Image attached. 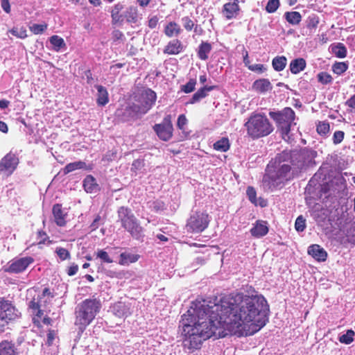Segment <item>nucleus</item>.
<instances>
[{"label": "nucleus", "instance_id": "nucleus-1", "mask_svg": "<svg viewBox=\"0 0 355 355\" xmlns=\"http://www.w3.org/2000/svg\"><path fill=\"white\" fill-rule=\"evenodd\" d=\"M268 311L261 295L231 293L211 305L192 302L180 322L182 346L193 352L211 336H221V329L239 336L253 335L266 325Z\"/></svg>", "mask_w": 355, "mask_h": 355}, {"label": "nucleus", "instance_id": "nucleus-2", "mask_svg": "<svg viewBox=\"0 0 355 355\" xmlns=\"http://www.w3.org/2000/svg\"><path fill=\"white\" fill-rule=\"evenodd\" d=\"M291 157L288 153L284 151L268 164L263 178L265 187L273 189L291 178V166L284 163Z\"/></svg>", "mask_w": 355, "mask_h": 355}, {"label": "nucleus", "instance_id": "nucleus-3", "mask_svg": "<svg viewBox=\"0 0 355 355\" xmlns=\"http://www.w3.org/2000/svg\"><path fill=\"white\" fill-rule=\"evenodd\" d=\"M101 308L100 302L96 299H87L78 305L76 310L75 324L83 331L96 317Z\"/></svg>", "mask_w": 355, "mask_h": 355}, {"label": "nucleus", "instance_id": "nucleus-4", "mask_svg": "<svg viewBox=\"0 0 355 355\" xmlns=\"http://www.w3.org/2000/svg\"><path fill=\"white\" fill-rule=\"evenodd\" d=\"M248 135L253 139L266 137L273 131L272 125L266 115L252 114L245 123Z\"/></svg>", "mask_w": 355, "mask_h": 355}, {"label": "nucleus", "instance_id": "nucleus-5", "mask_svg": "<svg viewBox=\"0 0 355 355\" xmlns=\"http://www.w3.org/2000/svg\"><path fill=\"white\" fill-rule=\"evenodd\" d=\"M117 212L119 220L121 222V226L128 232L133 238L139 239L143 237V227L140 225L138 220L130 209L121 207L119 208Z\"/></svg>", "mask_w": 355, "mask_h": 355}, {"label": "nucleus", "instance_id": "nucleus-6", "mask_svg": "<svg viewBox=\"0 0 355 355\" xmlns=\"http://www.w3.org/2000/svg\"><path fill=\"white\" fill-rule=\"evenodd\" d=\"M53 297V295L50 292V290L47 288H45L42 293L37 298H33L28 304V309L31 313L33 315V320L35 324H40V321L42 320V322L45 324H49L51 322V319L49 318H45L43 316V310L42 307L44 306L45 304L51 301V300Z\"/></svg>", "mask_w": 355, "mask_h": 355}, {"label": "nucleus", "instance_id": "nucleus-7", "mask_svg": "<svg viewBox=\"0 0 355 355\" xmlns=\"http://www.w3.org/2000/svg\"><path fill=\"white\" fill-rule=\"evenodd\" d=\"M270 116L277 123L283 139L289 141L291 126L295 119L294 111L290 107H286L282 112H270Z\"/></svg>", "mask_w": 355, "mask_h": 355}, {"label": "nucleus", "instance_id": "nucleus-8", "mask_svg": "<svg viewBox=\"0 0 355 355\" xmlns=\"http://www.w3.org/2000/svg\"><path fill=\"white\" fill-rule=\"evenodd\" d=\"M157 98L156 93L150 89L143 91L139 97L137 103L131 107L132 113L136 114L141 113L145 114L152 107Z\"/></svg>", "mask_w": 355, "mask_h": 355}, {"label": "nucleus", "instance_id": "nucleus-9", "mask_svg": "<svg viewBox=\"0 0 355 355\" xmlns=\"http://www.w3.org/2000/svg\"><path fill=\"white\" fill-rule=\"evenodd\" d=\"M209 219L207 214L204 212H196L191 216L187 221L188 231L200 233L204 231L209 225Z\"/></svg>", "mask_w": 355, "mask_h": 355}, {"label": "nucleus", "instance_id": "nucleus-10", "mask_svg": "<svg viewBox=\"0 0 355 355\" xmlns=\"http://www.w3.org/2000/svg\"><path fill=\"white\" fill-rule=\"evenodd\" d=\"M33 262L34 259L31 257L15 258L8 263L3 270L9 273H20L26 270Z\"/></svg>", "mask_w": 355, "mask_h": 355}, {"label": "nucleus", "instance_id": "nucleus-11", "mask_svg": "<svg viewBox=\"0 0 355 355\" xmlns=\"http://www.w3.org/2000/svg\"><path fill=\"white\" fill-rule=\"evenodd\" d=\"M18 311L7 301L0 298V327H5L10 320L18 317Z\"/></svg>", "mask_w": 355, "mask_h": 355}, {"label": "nucleus", "instance_id": "nucleus-12", "mask_svg": "<svg viewBox=\"0 0 355 355\" xmlns=\"http://www.w3.org/2000/svg\"><path fill=\"white\" fill-rule=\"evenodd\" d=\"M158 137L163 141H167L171 139L173 136V128L171 121V116H166L162 121V123L155 124L153 126Z\"/></svg>", "mask_w": 355, "mask_h": 355}, {"label": "nucleus", "instance_id": "nucleus-13", "mask_svg": "<svg viewBox=\"0 0 355 355\" xmlns=\"http://www.w3.org/2000/svg\"><path fill=\"white\" fill-rule=\"evenodd\" d=\"M18 163L19 160L15 155L8 153L0 162V172L8 177L13 173Z\"/></svg>", "mask_w": 355, "mask_h": 355}, {"label": "nucleus", "instance_id": "nucleus-14", "mask_svg": "<svg viewBox=\"0 0 355 355\" xmlns=\"http://www.w3.org/2000/svg\"><path fill=\"white\" fill-rule=\"evenodd\" d=\"M52 211L55 223L58 226H64L66 224L67 209L62 208V205L60 204H55L53 207Z\"/></svg>", "mask_w": 355, "mask_h": 355}, {"label": "nucleus", "instance_id": "nucleus-15", "mask_svg": "<svg viewBox=\"0 0 355 355\" xmlns=\"http://www.w3.org/2000/svg\"><path fill=\"white\" fill-rule=\"evenodd\" d=\"M308 253L318 261H324L327 257V252L319 245H312L308 248Z\"/></svg>", "mask_w": 355, "mask_h": 355}, {"label": "nucleus", "instance_id": "nucleus-16", "mask_svg": "<svg viewBox=\"0 0 355 355\" xmlns=\"http://www.w3.org/2000/svg\"><path fill=\"white\" fill-rule=\"evenodd\" d=\"M239 6L236 2L227 3L223 6V14L227 19L235 18L239 14Z\"/></svg>", "mask_w": 355, "mask_h": 355}, {"label": "nucleus", "instance_id": "nucleus-17", "mask_svg": "<svg viewBox=\"0 0 355 355\" xmlns=\"http://www.w3.org/2000/svg\"><path fill=\"white\" fill-rule=\"evenodd\" d=\"M112 311L119 318L127 317L130 314L129 305L121 302L114 304L112 307Z\"/></svg>", "mask_w": 355, "mask_h": 355}, {"label": "nucleus", "instance_id": "nucleus-18", "mask_svg": "<svg viewBox=\"0 0 355 355\" xmlns=\"http://www.w3.org/2000/svg\"><path fill=\"white\" fill-rule=\"evenodd\" d=\"M134 104L135 103H132V105H128L125 110H117L116 112V116L118 117H121L123 121H129L130 119L138 118L144 115V114L141 113H137L136 114H133L132 113L131 107L134 105Z\"/></svg>", "mask_w": 355, "mask_h": 355}, {"label": "nucleus", "instance_id": "nucleus-19", "mask_svg": "<svg viewBox=\"0 0 355 355\" xmlns=\"http://www.w3.org/2000/svg\"><path fill=\"white\" fill-rule=\"evenodd\" d=\"M252 89L259 93H265L271 90L272 86L268 79L262 78L254 82Z\"/></svg>", "mask_w": 355, "mask_h": 355}, {"label": "nucleus", "instance_id": "nucleus-20", "mask_svg": "<svg viewBox=\"0 0 355 355\" xmlns=\"http://www.w3.org/2000/svg\"><path fill=\"white\" fill-rule=\"evenodd\" d=\"M268 232V227L265 221H257L250 230L251 234L257 238L265 236Z\"/></svg>", "mask_w": 355, "mask_h": 355}, {"label": "nucleus", "instance_id": "nucleus-21", "mask_svg": "<svg viewBox=\"0 0 355 355\" xmlns=\"http://www.w3.org/2000/svg\"><path fill=\"white\" fill-rule=\"evenodd\" d=\"M83 187L87 193H95L99 190V186L95 178L92 175H87L83 181Z\"/></svg>", "mask_w": 355, "mask_h": 355}, {"label": "nucleus", "instance_id": "nucleus-22", "mask_svg": "<svg viewBox=\"0 0 355 355\" xmlns=\"http://www.w3.org/2000/svg\"><path fill=\"white\" fill-rule=\"evenodd\" d=\"M123 9V5L119 3L112 7L111 10V17L113 24H118L123 22L124 16L121 14Z\"/></svg>", "mask_w": 355, "mask_h": 355}, {"label": "nucleus", "instance_id": "nucleus-23", "mask_svg": "<svg viewBox=\"0 0 355 355\" xmlns=\"http://www.w3.org/2000/svg\"><path fill=\"white\" fill-rule=\"evenodd\" d=\"M182 49V44L178 40H173L168 42L164 50V53L169 55H175L181 52Z\"/></svg>", "mask_w": 355, "mask_h": 355}, {"label": "nucleus", "instance_id": "nucleus-24", "mask_svg": "<svg viewBox=\"0 0 355 355\" xmlns=\"http://www.w3.org/2000/svg\"><path fill=\"white\" fill-rule=\"evenodd\" d=\"M290 70L292 73L297 74L303 71L306 67V61L303 58H297L290 63Z\"/></svg>", "mask_w": 355, "mask_h": 355}, {"label": "nucleus", "instance_id": "nucleus-25", "mask_svg": "<svg viewBox=\"0 0 355 355\" xmlns=\"http://www.w3.org/2000/svg\"><path fill=\"white\" fill-rule=\"evenodd\" d=\"M180 26L175 22H169L164 28V33L169 37H175L180 34Z\"/></svg>", "mask_w": 355, "mask_h": 355}, {"label": "nucleus", "instance_id": "nucleus-26", "mask_svg": "<svg viewBox=\"0 0 355 355\" xmlns=\"http://www.w3.org/2000/svg\"><path fill=\"white\" fill-rule=\"evenodd\" d=\"M139 256L129 252H122L120 254L119 263L122 266L129 265L138 261Z\"/></svg>", "mask_w": 355, "mask_h": 355}, {"label": "nucleus", "instance_id": "nucleus-27", "mask_svg": "<svg viewBox=\"0 0 355 355\" xmlns=\"http://www.w3.org/2000/svg\"><path fill=\"white\" fill-rule=\"evenodd\" d=\"M317 153L309 148H304L300 152V157L302 158L304 164H311L316 157Z\"/></svg>", "mask_w": 355, "mask_h": 355}, {"label": "nucleus", "instance_id": "nucleus-28", "mask_svg": "<svg viewBox=\"0 0 355 355\" xmlns=\"http://www.w3.org/2000/svg\"><path fill=\"white\" fill-rule=\"evenodd\" d=\"M330 49L337 58H344L347 55V49L342 43L333 44L330 46Z\"/></svg>", "mask_w": 355, "mask_h": 355}, {"label": "nucleus", "instance_id": "nucleus-29", "mask_svg": "<svg viewBox=\"0 0 355 355\" xmlns=\"http://www.w3.org/2000/svg\"><path fill=\"white\" fill-rule=\"evenodd\" d=\"M0 355H17L14 345L8 341L0 343Z\"/></svg>", "mask_w": 355, "mask_h": 355}, {"label": "nucleus", "instance_id": "nucleus-30", "mask_svg": "<svg viewBox=\"0 0 355 355\" xmlns=\"http://www.w3.org/2000/svg\"><path fill=\"white\" fill-rule=\"evenodd\" d=\"M96 88L98 91L97 103L99 105H105L108 103V93L107 89L101 85H96Z\"/></svg>", "mask_w": 355, "mask_h": 355}, {"label": "nucleus", "instance_id": "nucleus-31", "mask_svg": "<svg viewBox=\"0 0 355 355\" xmlns=\"http://www.w3.org/2000/svg\"><path fill=\"white\" fill-rule=\"evenodd\" d=\"M212 89L211 87H204L200 89H198L190 99L189 103L194 104L198 101H200L202 98H205L207 92Z\"/></svg>", "mask_w": 355, "mask_h": 355}, {"label": "nucleus", "instance_id": "nucleus-32", "mask_svg": "<svg viewBox=\"0 0 355 355\" xmlns=\"http://www.w3.org/2000/svg\"><path fill=\"white\" fill-rule=\"evenodd\" d=\"M284 16L286 20L292 25H297L302 20L301 14L297 11L286 12Z\"/></svg>", "mask_w": 355, "mask_h": 355}, {"label": "nucleus", "instance_id": "nucleus-33", "mask_svg": "<svg viewBox=\"0 0 355 355\" xmlns=\"http://www.w3.org/2000/svg\"><path fill=\"white\" fill-rule=\"evenodd\" d=\"M124 18H125L129 23L137 22L139 19L137 8L134 6L129 7L125 11Z\"/></svg>", "mask_w": 355, "mask_h": 355}, {"label": "nucleus", "instance_id": "nucleus-34", "mask_svg": "<svg viewBox=\"0 0 355 355\" xmlns=\"http://www.w3.org/2000/svg\"><path fill=\"white\" fill-rule=\"evenodd\" d=\"M49 42L53 46V49L55 51H60L65 46L64 40L58 35H53L49 38Z\"/></svg>", "mask_w": 355, "mask_h": 355}, {"label": "nucleus", "instance_id": "nucleus-35", "mask_svg": "<svg viewBox=\"0 0 355 355\" xmlns=\"http://www.w3.org/2000/svg\"><path fill=\"white\" fill-rule=\"evenodd\" d=\"M287 60L284 56H277L273 58L272 64L277 71H282L286 65Z\"/></svg>", "mask_w": 355, "mask_h": 355}, {"label": "nucleus", "instance_id": "nucleus-36", "mask_svg": "<svg viewBox=\"0 0 355 355\" xmlns=\"http://www.w3.org/2000/svg\"><path fill=\"white\" fill-rule=\"evenodd\" d=\"M211 44L207 42H202L199 46L198 57L202 60H205L208 58V54L211 51Z\"/></svg>", "mask_w": 355, "mask_h": 355}, {"label": "nucleus", "instance_id": "nucleus-37", "mask_svg": "<svg viewBox=\"0 0 355 355\" xmlns=\"http://www.w3.org/2000/svg\"><path fill=\"white\" fill-rule=\"evenodd\" d=\"M86 167V164L84 162L78 161L72 163H69L64 168V173L67 174L77 169H82Z\"/></svg>", "mask_w": 355, "mask_h": 355}, {"label": "nucleus", "instance_id": "nucleus-38", "mask_svg": "<svg viewBox=\"0 0 355 355\" xmlns=\"http://www.w3.org/2000/svg\"><path fill=\"white\" fill-rule=\"evenodd\" d=\"M215 150L220 152H226L230 148V142L227 138L223 137L214 144Z\"/></svg>", "mask_w": 355, "mask_h": 355}, {"label": "nucleus", "instance_id": "nucleus-39", "mask_svg": "<svg viewBox=\"0 0 355 355\" xmlns=\"http://www.w3.org/2000/svg\"><path fill=\"white\" fill-rule=\"evenodd\" d=\"M95 254L96 258L99 259L102 263H112L114 261L113 259L108 254V252L105 251L104 250H98L95 252Z\"/></svg>", "mask_w": 355, "mask_h": 355}, {"label": "nucleus", "instance_id": "nucleus-40", "mask_svg": "<svg viewBox=\"0 0 355 355\" xmlns=\"http://www.w3.org/2000/svg\"><path fill=\"white\" fill-rule=\"evenodd\" d=\"M354 331L352 329L347 331L346 334L339 337V341L342 343L349 345L354 340Z\"/></svg>", "mask_w": 355, "mask_h": 355}, {"label": "nucleus", "instance_id": "nucleus-41", "mask_svg": "<svg viewBox=\"0 0 355 355\" xmlns=\"http://www.w3.org/2000/svg\"><path fill=\"white\" fill-rule=\"evenodd\" d=\"M330 130V126L328 122L320 121L317 125V132L319 135L326 136Z\"/></svg>", "mask_w": 355, "mask_h": 355}, {"label": "nucleus", "instance_id": "nucleus-42", "mask_svg": "<svg viewBox=\"0 0 355 355\" xmlns=\"http://www.w3.org/2000/svg\"><path fill=\"white\" fill-rule=\"evenodd\" d=\"M47 26L45 23L42 24H33L29 28L35 35H39L43 33L47 29Z\"/></svg>", "mask_w": 355, "mask_h": 355}, {"label": "nucleus", "instance_id": "nucleus-43", "mask_svg": "<svg viewBox=\"0 0 355 355\" xmlns=\"http://www.w3.org/2000/svg\"><path fill=\"white\" fill-rule=\"evenodd\" d=\"M9 32L15 35V37L20 38V39H24L27 37L26 30L25 28H17L15 27L9 31Z\"/></svg>", "mask_w": 355, "mask_h": 355}, {"label": "nucleus", "instance_id": "nucleus-44", "mask_svg": "<svg viewBox=\"0 0 355 355\" xmlns=\"http://www.w3.org/2000/svg\"><path fill=\"white\" fill-rule=\"evenodd\" d=\"M347 68L348 65L345 62H336L332 66L333 71L338 75H340L344 73Z\"/></svg>", "mask_w": 355, "mask_h": 355}, {"label": "nucleus", "instance_id": "nucleus-45", "mask_svg": "<svg viewBox=\"0 0 355 355\" xmlns=\"http://www.w3.org/2000/svg\"><path fill=\"white\" fill-rule=\"evenodd\" d=\"M279 6V0H269L266 7V10L268 13L275 12Z\"/></svg>", "mask_w": 355, "mask_h": 355}, {"label": "nucleus", "instance_id": "nucleus-46", "mask_svg": "<svg viewBox=\"0 0 355 355\" xmlns=\"http://www.w3.org/2000/svg\"><path fill=\"white\" fill-rule=\"evenodd\" d=\"M55 252L62 261H64V260H66V259H68L70 258L69 252L64 248H61V247L57 248L55 249Z\"/></svg>", "mask_w": 355, "mask_h": 355}, {"label": "nucleus", "instance_id": "nucleus-47", "mask_svg": "<svg viewBox=\"0 0 355 355\" xmlns=\"http://www.w3.org/2000/svg\"><path fill=\"white\" fill-rule=\"evenodd\" d=\"M295 230L297 232H303L306 227V220L302 216L297 218L295 223Z\"/></svg>", "mask_w": 355, "mask_h": 355}, {"label": "nucleus", "instance_id": "nucleus-48", "mask_svg": "<svg viewBox=\"0 0 355 355\" xmlns=\"http://www.w3.org/2000/svg\"><path fill=\"white\" fill-rule=\"evenodd\" d=\"M318 81L322 84H328L332 81V77L327 72H320L318 75Z\"/></svg>", "mask_w": 355, "mask_h": 355}, {"label": "nucleus", "instance_id": "nucleus-49", "mask_svg": "<svg viewBox=\"0 0 355 355\" xmlns=\"http://www.w3.org/2000/svg\"><path fill=\"white\" fill-rule=\"evenodd\" d=\"M196 85V80L190 79L189 81L186 85L182 86V90L184 93H187V94L190 93L195 89Z\"/></svg>", "mask_w": 355, "mask_h": 355}, {"label": "nucleus", "instance_id": "nucleus-50", "mask_svg": "<svg viewBox=\"0 0 355 355\" xmlns=\"http://www.w3.org/2000/svg\"><path fill=\"white\" fill-rule=\"evenodd\" d=\"M247 196L250 200L251 202H252L254 205H257V199H256V191L253 187H249L247 189Z\"/></svg>", "mask_w": 355, "mask_h": 355}, {"label": "nucleus", "instance_id": "nucleus-51", "mask_svg": "<svg viewBox=\"0 0 355 355\" xmlns=\"http://www.w3.org/2000/svg\"><path fill=\"white\" fill-rule=\"evenodd\" d=\"M182 22L184 28L188 31H191L194 26L193 21L189 17H183L182 19Z\"/></svg>", "mask_w": 355, "mask_h": 355}, {"label": "nucleus", "instance_id": "nucleus-52", "mask_svg": "<svg viewBox=\"0 0 355 355\" xmlns=\"http://www.w3.org/2000/svg\"><path fill=\"white\" fill-rule=\"evenodd\" d=\"M248 69L250 71L257 72L258 73H262L266 70V68L264 67V65L261 64L248 65Z\"/></svg>", "mask_w": 355, "mask_h": 355}, {"label": "nucleus", "instance_id": "nucleus-53", "mask_svg": "<svg viewBox=\"0 0 355 355\" xmlns=\"http://www.w3.org/2000/svg\"><path fill=\"white\" fill-rule=\"evenodd\" d=\"M344 135V132L340 130L336 131L333 135V143L334 144H340L343 140Z\"/></svg>", "mask_w": 355, "mask_h": 355}, {"label": "nucleus", "instance_id": "nucleus-54", "mask_svg": "<svg viewBox=\"0 0 355 355\" xmlns=\"http://www.w3.org/2000/svg\"><path fill=\"white\" fill-rule=\"evenodd\" d=\"M187 123V119L184 114H180L178 119L177 125L179 129L183 130L186 124Z\"/></svg>", "mask_w": 355, "mask_h": 355}, {"label": "nucleus", "instance_id": "nucleus-55", "mask_svg": "<svg viewBox=\"0 0 355 355\" xmlns=\"http://www.w3.org/2000/svg\"><path fill=\"white\" fill-rule=\"evenodd\" d=\"M56 337V333L53 330H49L47 334V340L46 343L49 345H51Z\"/></svg>", "mask_w": 355, "mask_h": 355}, {"label": "nucleus", "instance_id": "nucleus-56", "mask_svg": "<svg viewBox=\"0 0 355 355\" xmlns=\"http://www.w3.org/2000/svg\"><path fill=\"white\" fill-rule=\"evenodd\" d=\"M78 270V266L75 263H72L69 268H67V275L69 276H73L76 274V272Z\"/></svg>", "mask_w": 355, "mask_h": 355}, {"label": "nucleus", "instance_id": "nucleus-57", "mask_svg": "<svg viewBox=\"0 0 355 355\" xmlns=\"http://www.w3.org/2000/svg\"><path fill=\"white\" fill-rule=\"evenodd\" d=\"M159 19L157 16L150 17L148 20V27L151 29L155 28L158 24Z\"/></svg>", "mask_w": 355, "mask_h": 355}, {"label": "nucleus", "instance_id": "nucleus-58", "mask_svg": "<svg viewBox=\"0 0 355 355\" xmlns=\"http://www.w3.org/2000/svg\"><path fill=\"white\" fill-rule=\"evenodd\" d=\"M1 7L6 13H10V6L9 0H1Z\"/></svg>", "mask_w": 355, "mask_h": 355}, {"label": "nucleus", "instance_id": "nucleus-59", "mask_svg": "<svg viewBox=\"0 0 355 355\" xmlns=\"http://www.w3.org/2000/svg\"><path fill=\"white\" fill-rule=\"evenodd\" d=\"M100 220H101V216L98 215L96 216V217L95 218V219L94 220V221L92 222V223L90 225V228H91L92 231H94L98 227Z\"/></svg>", "mask_w": 355, "mask_h": 355}, {"label": "nucleus", "instance_id": "nucleus-60", "mask_svg": "<svg viewBox=\"0 0 355 355\" xmlns=\"http://www.w3.org/2000/svg\"><path fill=\"white\" fill-rule=\"evenodd\" d=\"M351 236H355V221L352 223L351 227L347 230L346 236L349 237Z\"/></svg>", "mask_w": 355, "mask_h": 355}, {"label": "nucleus", "instance_id": "nucleus-61", "mask_svg": "<svg viewBox=\"0 0 355 355\" xmlns=\"http://www.w3.org/2000/svg\"><path fill=\"white\" fill-rule=\"evenodd\" d=\"M318 24V20L315 19H310L309 24H308V28H316L317 25Z\"/></svg>", "mask_w": 355, "mask_h": 355}, {"label": "nucleus", "instance_id": "nucleus-62", "mask_svg": "<svg viewBox=\"0 0 355 355\" xmlns=\"http://www.w3.org/2000/svg\"><path fill=\"white\" fill-rule=\"evenodd\" d=\"M8 130V128L7 124L3 121H0V131L3 133H6Z\"/></svg>", "mask_w": 355, "mask_h": 355}, {"label": "nucleus", "instance_id": "nucleus-63", "mask_svg": "<svg viewBox=\"0 0 355 355\" xmlns=\"http://www.w3.org/2000/svg\"><path fill=\"white\" fill-rule=\"evenodd\" d=\"M9 105H10V102L8 101L5 100V99L0 100V108L1 109H6V107H8Z\"/></svg>", "mask_w": 355, "mask_h": 355}, {"label": "nucleus", "instance_id": "nucleus-64", "mask_svg": "<svg viewBox=\"0 0 355 355\" xmlns=\"http://www.w3.org/2000/svg\"><path fill=\"white\" fill-rule=\"evenodd\" d=\"M123 36V33L120 31H114L113 32V37L116 39V40H119L121 39L122 37Z\"/></svg>", "mask_w": 355, "mask_h": 355}]
</instances>
